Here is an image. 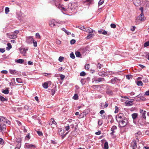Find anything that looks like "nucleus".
Listing matches in <instances>:
<instances>
[{"mask_svg": "<svg viewBox=\"0 0 149 149\" xmlns=\"http://www.w3.org/2000/svg\"><path fill=\"white\" fill-rule=\"evenodd\" d=\"M5 51V50L4 48H1L0 49V51L1 53H3Z\"/></svg>", "mask_w": 149, "mask_h": 149, "instance_id": "obj_62", "label": "nucleus"}, {"mask_svg": "<svg viewBox=\"0 0 149 149\" xmlns=\"http://www.w3.org/2000/svg\"><path fill=\"white\" fill-rule=\"evenodd\" d=\"M65 128L66 130V131L68 130H69V129H70L69 125L68 124L67 126H65Z\"/></svg>", "mask_w": 149, "mask_h": 149, "instance_id": "obj_56", "label": "nucleus"}, {"mask_svg": "<svg viewBox=\"0 0 149 149\" xmlns=\"http://www.w3.org/2000/svg\"><path fill=\"white\" fill-rule=\"evenodd\" d=\"M21 139H20L19 141V142H18L17 143V144L16 146V147L15 149H19L20 148L21 145Z\"/></svg>", "mask_w": 149, "mask_h": 149, "instance_id": "obj_20", "label": "nucleus"}, {"mask_svg": "<svg viewBox=\"0 0 149 149\" xmlns=\"http://www.w3.org/2000/svg\"><path fill=\"white\" fill-rule=\"evenodd\" d=\"M126 78L128 79H130L132 78V76L130 75H126Z\"/></svg>", "mask_w": 149, "mask_h": 149, "instance_id": "obj_54", "label": "nucleus"}, {"mask_svg": "<svg viewBox=\"0 0 149 149\" xmlns=\"http://www.w3.org/2000/svg\"><path fill=\"white\" fill-rule=\"evenodd\" d=\"M136 84L139 86H142L143 84V83L141 81H138L136 82Z\"/></svg>", "mask_w": 149, "mask_h": 149, "instance_id": "obj_28", "label": "nucleus"}, {"mask_svg": "<svg viewBox=\"0 0 149 149\" xmlns=\"http://www.w3.org/2000/svg\"><path fill=\"white\" fill-rule=\"evenodd\" d=\"M86 2H89V4H91L92 3L93 0H86Z\"/></svg>", "mask_w": 149, "mask_h": 149, "instance_id": "obj_60", "label": "nucleus"}, {"mask_svg": "<svg viewBox=\"0 0 149 149\" xmlns=\"http://www.w3.org/2000/svg\"><path fill=\"white\" fill-rule=\"evenodd\" d=\"M132 1L133 3L136 6H139L141 4L140 0H132Z\"/></svg>", "mask_w": 149, "mask_h": 149, "instance_id": "obj_14", "label": "nucleus"}, {"mask_svg": "<svg viewBox=\"0 0 149 149\" xmlns=\"http://www.w3.org/2000/svg\"><path fill=\"white\" fill-rule=\"evenodd\" d=\"M64 59V57L62 56H60L58 58V60L60 62L63 61Z\"/></svg>", "mask_w": 149, "mask_h": 149, "instance_id": "obj_41", "label": "nucleus"}, {"mask_svg": "<svg viewBox=\"0 0 149 149\" xmlns=\"http://www.w3.org/2000/svg\"><path fill=\"white\" fill-rule=\"evenodd\" d=\"M86 74V73L84 71H82L80 73V76H84Z\"/></svg>", "mask_w": 149, "mask_h": 149, "instance_id": "obj_49", "label": "nucleus"}, {"mask_svg": "<svg viewBox=\"0 0 149 149\" xmlns=\"http://www.w3.org/2000/svg\"><path fill=\"white\" fill-rule=\"evenodd\" d=\"M5 13L6 14H8V13L9 12V8L8 7H6L5 8Z\"/></svg>", "mask_w": 149, "mask_h": 149, "instance_id": "obj_40", "label": "nucleus"}, {"mask_svg": "<svg viewBox=\"0 0 149 149\" xmlns=\"http://www.w3.org/2000/svg\"><path fill=\"white\" fill-rule=\"evenodd\" d=\"M36 38H37L40 39V36L39 34L37 33H36Z\"/></svg>", "mask_w": 149, "mask_h": 149, "instance_id": "obj_44", "label": "nucleus"}, {"mask_svg": "<svg viewBox=\"0 0 149 149\" xmlns=\"http://www.w3.org/2000/svg\"><path fill=\"white\" fill-rule=\"evenodd\" d=\"M146 111H144L142 113V117L143 118H144L145 119H146V116H145V114H146Z\"/></svg>", "mask_w": 149, "mask_h": 149, "instance_id": "obj_36", "label": "nucleus"}, {"mask_svg": "<svg viewBox=\"0 0 149 149\" xmlns=\"http://www.w3.org/2000/svg\"><path fill=\"white\" fill-rule=\"evenodd\" d=\"M104 149H108L109 148L108 144L107 142H105L104 144Z\"/></svg>", "mask_w": 149, "mask_h": 149, "instance_id": "obj_29", "label": "nucleus"}, {"mask_svg": "<svg viewBox=\"0 0 149 149\" xmlns=\"http://www.w3.org/2000/svg\"><path fill=\"white\" fill-rule=\"evenodd\" d=\"M9 88H6V89L3 90L2 91V92L5 94H7L9 93Z\"/></svg>", "mask_w": 149, "mask_h": 149, "instance_id": "obj_23", "label": "nucleus"}, {"mask_svg": "<svg viewBox=\"0 0 149 149\" xmlns=\"http://www.w3.org/2000/svg\"><path fill=\"white\" fill-rule=\"evenodd\" d=\"M85 68L86 69H89L90 68V65L89 64H86L85 67Z\"/></svg>", "mask_w": 149, "mask_h": 149, "instance_id": "obj_59", "label": "nucleus"}, {"mask_svg": "<svg viewBox=\"0 0 149 149\" xmlns=\"http://www.w3.org/2000/svg\"><path fill=\"white\" fill-rule=\"evenodd\" d=\"M95 35L93 33H89V34H88L86 37V39H88L91 38H93Z\"/></svg>", "mask_w": 149, "mask_h": 149, "instance_id": "obj_21", "label": "nucleus"}, {"mask_svg": "<svg viewBox=\"0 0 149 149\" xmlns=\"http://www.w3.org/2000/svg\"><path fill=\"white\" fill-rule=\"evenodd\" d=\"M120 81V80L118 78L115 77L112 78L111 80V82L112 84H115L116 83H118Z\"/></svg>", "mask_w": 149, "mask_h": 149, "instance_id": "obj_11", "label": "nucleus"}, {"mask_svg": "<svg viewBox=\"0 0 149 149\" xmlns=\"http://www.w3.org/2000/svg\"><path fill=\"white\" fill-rule=\"evenodd\" d=\"M4 141L3 139L0 138V144H3V143Z\"/></svg>", "mask_w": 149, "mask_h": 149, "instance_id": "obj_64", "label": "nucleus"}, {"mask_svg": "<svg viewBox=\"0 0 149 149\" xmlns=\"http://www.w3.org/2000/svg\"><path fill=\"white\" fill-rule=\"evenodd\" d=\"M103 65L101 64H100V63H98V64L97 65V68H99V69H100L101 68V67L103 66Z\"/></svg>", "mask_w": 149, "mask_h": 149, "instance_id": "obj_42", "label": "nucleus"}, {"mask_svg": "<svg viewBox=\"0 0 149 149\" xmlns=\"http://www.w3.org/2000/svg\"><path fill=\"white\" fill-rule=\"evenodd\" d=\"M78 95L77 94H75L73 96V99L75 100L78 99Z\"/></svg>", "mask_w": 149, "mask_h": 149, "instance_id": "obj_51", "label": "nucleus"}, {"mask_svg": "<svg viewBox=\"0 0 149 149\" xmlns=\"http://www.w3.org/2000/svg\"><path fill=\"white\" fill-rule=\"evenodd\" d=\"M111 27L113 28H115L116 27V25L112 23L110 25Z\"/></svg>", "mask_w": 149, "mask_h": 149, "instance_id": "obj_48", "label": "nucleus"}, {"mask_svg": "<svg viewBox=\"0 0 149 149\" xmlns=\"http://www.w3.org/2000/svg\"><path fill=\"white\" fill-rule=\"evenodd\" d=\"M103 123V121L102 120H99L98 122V124L99 125H101Z\"/></svg>", "mask_w": 149, "mask_h": 149, "instance_id": "obj_53", "label": "nucleus"}, {"mask_svg": "<svg viewBox=\"0 0 149 149\" xmlns=\"http://www.w3.org/2000/svg\"><path fill=\"white\" fill-rule=\"evenodd\" d=\"M68 133V132H67L65 134H64V130H62L61 128H60L58 129L59 135L62 136V139H63Z\"/></svg>", "mask_w": 149, "mask_h": 149, "instance_id": "obj_5", "label": "nucleus"}, {"mask_svg": "<svg viewBox=\"0 0 149 149\" xmlns=\"http://www.w3.org/2000/svg\"><path fill=\"white\" fill-rule=\"evenodd\" d=\"M61 30L65 31V32L68 35H70L71 34V33L70 32H69L68 31H67L66 29H65V28H62V29H61Z\"/></svg>", "mask_w": 149, "mask_h": 149, "instance_id": "obj_27", "label": "nucleus"}, {"mask_svg": "<svg viewBox=\"0 0 149 149\" xmlns=\"http://www.w3.org/2000/svg\"><path fill=\"white\" fill-rule=\"evenodd\" d=\"M60 77L61 79L62 80H63L64 79L65 77V76L63 74H61L60 75Z\"/></svg>", "mask_w": 149, "mask_h": 149, "instance_id": "obj_57", "label": "nucleus"}, {"mask_svg": "<svg viewBox=\"0 0 149 149\" xmlns=\"http://www.w3.org/2000/svg\"><path fill=\"white\" fill-rule=\"evenodd\" d=\"M9 71L10 73L13 74H15L17 73V72L15 70H10Z\"/></svg>", "mask_w": 149, "mask_h": 149, "instance_id": "obj_32", "label": "nucleus"}, {"mask_svg": "<svg viewBox=\"0 0 149 149\" xmlns=\"http://www.w3.org/2000/svg\"><path fill=\"white\" fill-rule=\"evenodd\" d=\"M33 40L32 36H29L26 37V42L27 44H31Z\"/></svg>", "mask_w": 149, "mask_h": 149, "instance_id": "obj_8", "label": "nucleus"}, {"mask_svg": "<svg viewBox=\"0 0 149 149\" xmlns=\"http://www.w3.org/2000/svg\"><path fill=\"white\" fill-rule=\"evenodd\" d=\"M141 133L140 132H139L136 133H135V136L136 137H138L139 136L141 135Z\"/></svg>", "mask_w": 149, "mask_h": 149, "instance_id": "obj_55", "label": "nucleus"}, {"mask_svg": "<svg viewBox=\"0 0 149 149\" xmlns=\"http://www.w3.org/2000/svg\"><path fill=\"white\" fill-rule=\"evenodd\" d=\"M86 31V32H88L89 33H91L93 32V30L90 28H88V30H87Z\"/></svg>", "mask_w": 149, "mask_h": 149, "instance_id": "obj_37", "label": "nucleus"}, {"mask_svg": "<svg viewBox=\"0 0 149 149\" xmlns=\"http://www.w3.org/2000/svg\"><path fill=\"white\" fill-rule=\"evenodd\" d=\"M133 101H126L125 102V104L127 106H130L132 105V102Z\"/></svg>", "mask_w": 149, "mask_h": 149, "instance_id": "obj_22", "label": "nucleus"}, {"mask_svg": "<svg viewBox=\"0 0 149 149\" xmlns=\"http://www.w3.org/2000/svg\"><path fill=\"white\" fill-rule=\"evenodd\" d=\"M8 73V71L6 70H2L1 71V73L3 74H6Z\"/></svg>", "mask_w": 149, "mask_h": 149, "instance_id": "obj_63", "label": "nucleus"}, {"mask_svg": "<svg viewBox=\"0 0 149 149\" xmlns=\"http://www.w3.org/2000/svg\"><path fill=\"white\" fill-rule=\"evenodd\" d=\"M58 23L57 22H55L54 20H52L50 21L49 22V25L51 27H54V26L56 25V24H57Z\"/></svg>", "mask_w": 149, "mask_h": 149, "instance_id": "obj_15", "label": "nucleus"}, {"mask_svg": "<svg viewBox=\"0 0 149 149\" xmlns=\"http://www.w3.org/2000/svg\"><path fill=\"white\" fill-rule=\"evenodd\" d=\"M144 46L145 47L149 46V41H147L144 43Z\"/></svg>", "mask_w": 149, "mask_h": 149, "instance_id": "obj_43", "label": "nucleus"}, {"mask_svg": "<svg viewBox=\"0 0 149 149\" xmlns=\"http://www.w3.org/2000/svg\"><path fill=\"white\" fill-rule=\"evenodd\" d=\"M70 56L72 59H74L75 58V56L73 52H71L70 54Z\"/></svg>", "mask_w": 149, "mask_h": 149, "instance_id": "obj_35", "label": "nucleus"}, {"mask_svg": "<svg viewBox=\"0 0 149 149\" xmlns=\"http://www.w3.org/2000/svg\"><path fill=\"white\" fill-rule=\"evenodd\" d=\"M33 46L34 47H36L37 46V42L36 41H34V40H33Z\"/></svg>", "mask_w": 149, "mask_h": 149, "instance_id": "obj_61", "label": "nucleus"}, {"mask_svg": "<svg viewBox=\"0 0 149 149\" xmlns=\"http://www.w3.org/2000/svg\"><path fill=\"white\" fill-rule=\"evenodd\" d=\"M138 116V114L136 113H134L132 114V116L134 120Z\"/></svg>", "mask_w": 149, "mask_h": 149, "instance_id": "obj_24", "label": "nucleus"}, {"mask_svg": "<svg viewBox=\"0 0 149 149\" xmlns=\"http://www.w3.org/2000/svg\"><path fill=\"white\" fill-rule=\"evenodd\" d=\"M56 86H55L53 89L51 90V93L52 95H54L55 93V91L56 90Z\"/></svg>", "mask_w": 149, "mask_h": 149, "instance_id": "obj_25", "label": "nucleus"}, {"mask_svg": "<svg viewBox=\"0 0 149 149\" xmlns=\"http://www.w3.org/2000/svg\"><path fill=\"white\" fill-rule=\"evenodd\" d=\"M115 110L114 111V113H117L118 112V107L117 106H116L115 107Z\"/></svg>", "mask_w": 149, "mask_h": 149, "instance_id": "obj_47", "label": "nucleus"}, {"mask_svg": "<svg viewBox=\"0 0 149 149\" xmlns=\"http://www.w3.org/2000/svg\"><path fill=\"white\" fill-rule=\"evenodd\" d=\"M124 116L122 113L119 114L116 116V119L117 121L118 122L124 119Z\"/></svg>", "mask_w": 149, "mask_h": 149, "instance_id": "obj_6", "label": "nucleus"}, {"mask_svg": "<svg viewBox=\"0 0 149 149\" xmlns=\"http://www.w3.org/2000/svg\"><path fill=\"white\" fill-rule=\"evenodd\" d=\"M98 32L100 34H102L105 35H106L107 34V31L103 30H98Z\"/></svg>", "mask_w": 149, "mask_h": 149, "instance_id": "obj_19", "label": "nucleus"}, {"mask_svg": "<svg viewBox=\"0 0 149 149\" xmlns=\"http://www.w3.org/2000/svg\"><path fill=\"white\" fill-rule=\"evenodd\" d=\"M29 133L27 134L25 136V139L27 140H29L30 139V136L29 135Z\"/></svg>", "mask_w": 149, "mask_h": 149, "instance_id": "obj_39", "label": "nucleus"}, {"mask_svg": "<svg viewBox=\"0 0 149 149\" xmlns=\"http://www.w3.org/2000/svg\"><path fill=\"white\" fill-rule=\"evenodd\" d=\"M55 5L57 7L61 10H62L64 11H66L68 10V9H67V8H65L63 7V5H61L60 3H56L55 2Z\"/></svg>", "mask_w": 149, "mask_h": 149, "instance_id": "obj_7", "label": "nucleus"}, {"mask_svg": "<svg viewBox=\"0 0 149 149\" xmlns=\"http://www.w3.org/2000/svg\"><path fill=\"white\" fill-rule=\"evenodd\" d=\"M10 36L11 37L10 38L12 39L16 38L17 37V36L14 34L11 35Z\"/></svg>", "mask_w": 149, "mask_h": 149, "instance_id": "obj_38", "label": "nucleus"}, {"mask_svg": "<svg viewBox=\"0 0 149 149\" xmlns=\"http://www.w3.org/2000/svg\"><path fill=\"white\" fill-rule=\"evenodd\" d=\"M112 88L111 86L108 85H107L106 88V93L109 95H112L113 94V92L112 91Z\"/></svg>", "mask_w": 149, "mask_h": 149, "instance_id": "obj_2", "label": "nucleus"}, {"mask_svg": "<svg viewBox=\"0 0 149 149\" xmlns=\"http://www.w3.org/2000/svg\"><path fill=\"white\" fill-rule=\"evenodd\" d=\"M16 80L19 83H21L22 82V79L20 78H17Z\"/></svg>", "mask_w": 149, "mask_h": 149, "instance_id": "obj_52", "label": "nucleus"}, {"mask_svg": "<svg viewBox=\"0 0 149 149\" xmlns=\"http://www.w3.org/2000/svg\"><path fill=\"white\" fill-rule=\"evenodd\" d=\"M75 40L74 39H72L70 41V42L71 44H73L75 42Z\"/></svg>", "mask_w": 149, "mask_h": 149, "instance_id": "obj_58", "label": "nucleus"}, {"mask_svg": "<svg viewBox=\"0 0 149 149\" xmlns=\"http://www.w3.org/2000/svg\"><path fill=\"white\" fill-rule=\"evenodd\" d=\"M24 61V60L21 59L17 60L16 61L17 63L20 64L22 63H23Z\"/></svg>", "mask_w": 149, "mask_h": 149, "instance_id": "obj_26", "label": "nucleus"}, {"mask_svg": "<svg viewBox=\"0 0 149 149\" xmlns=\"http://www.w3.org/2000/svg\"><path fill=\"white\" fill-rule=\"evenodd\" d=\"M0 100L2 102H4L5 101H7V99L1 96V95H0Z\"/></svg>", "mask_w": 149, "mask_h": 149, "instance_id": "obj_30", "label": "nucleus"}, {"mask_svg": "<svg viewBox=\"0 0 149 149\" xmlns=\"http://www.w3.org/2000/svg\"><path fill=\"white\" fill-rule=\"evenodd\" d=\"M131 147L133 149H135L137 148V145L135 140H133L131 143Z\"/></svg>", "mask_w": 149, "mask_h": 149, "instance_id": "obj_10", "label": "nucleus"}, {"mask_svg": "<svg viewBox=\"0 0 149 149\" xmlns=\"http://www.w3.org/2000/svg\"><path fill=\"white\" fill-rule=\"evenodd\" d=\"M42 86L45 89L47 88L48 87V85L47 83V82L44 83L42 84Z\"/></svg>", "mask_w": 149, "mask_h": 149, "instance_id": "obj_31", "label": "nucleus"}, {"mask_svg": "<svg viewBox=\"0 0 149 149\" xmlns=\"http://www.w3.org/2000/svg\"><path fill=\"white\" fill-rule=\"evenodd\" d=\"M75 54L77 57H80L81 56L80 52L78 51L76 52Z\"/></svg>", "mask_w": 149, "mask_h": 149, "instance_id": "obj_33", "label": "nucleus"}, {"mask_svg": "<svg viewBox=\"0 0 149 149\" xmlns=\"http://www.w3.org/2000/svg\"><path fill=\"white\" fill-rule=\"evenodd\" d=\"M0 122L8 124H10V122L6 119V118L3 116H0Z\"/></svg>", "mask_w": 149, "mask_h": 149, "instance_id": "obj_4", "label": "nucleus"}, {"mask_svg": "<svg viewBox=\"0 0 149 149\" xmlns=\"http://www.w3.org/2000/svg\"><path fill=\"white\" fill-rule=\"evenodd\" d=\"M7 45L8 46V47L6 48V49L7 50H9L12 48V46L10 43H8Z\"/></svg>", "mask_w": 149, "mask_h": 149, "instance_id": "obj_34", "label": "nucleus"}, {"mask_svg": "<svg viewBox=\"0 0 149 149\" xmlns=\"http://www.w3.org/2000/svg\"><path fill=\"white\" fill-rule=\"evenodd\" d=\"M118 123L120 127H124L127 125L128 121L126 119L124 118L123 120H122Z\"/></svg>", "mask_w": 149, "mask_h": 149, "instance_id": "obj_3", "label": "nucleus"}, {"mask_svg": "<svg viewBox=\"0 0 149 149\" xmlns=\"http://www.w3.org/2000/svg\"><path fill=\"white\" fill-rule=\"evenodd\" d=\"M6 125L0 123V132L3 133V132H5L6 130Z\"/></svg>", "mask_w": 149, "mask_h": 149, "instance_id": "obj_9", "label": "nucleus"}, {"mask_svg": "<svg viewBox=\"0 0 149 149\" xmlns=\"http://www.w3.org/2000/svg\"><path fill=\"white\" fill-rule=\"evenodd\" d=\"M37 133L39 136H42L43 135L42 132L41 131H38Z\"/></svg>", "mask_w": 149, "mask_h": 149, "instance_id": "obj_50", "label": "nucleus"}, {"mask_svg": "<svg viewBox=\"0 0 149 149\" xmlns=\"http://www.w3.org/2000/svg\"><path fill=\"white\" fill-rule=\"evenodd\" d=\"M51 122H52V123L51 125L52 124L55 125H56V123L54 121V119L53 118H51Z\"/></svg>", "mask_w": 149, "mask_h": 149, "instance_id": "obj_45", "label": "nucleus"}, {"mask_svg": "<svg viewBox=\"0 0 149 149\" xmlns=\"http://www.w3.org/2000/svg\"><path fill=\"white\" fill-rule=\"evenodd\" d=\"M26 148H36V146L32 144H27L26 145Z\"/></svg>", "mask_w": 149, "mask_h": 149, "instance_id": "obj_18", "label": "nucleus"}, {"mask_svg": "<svg viewBox=\"0 0 149 149\" xmlns=\"http://www.w3.org/2000/svg\"><path fill=\"white\" fill-rule=\"evenodd\" d=\"M77 6V3L76 2L73 3H69L68 5V10H71L72 11L76 8Z\"/></svg>", "mask_w": 149, "mask_h": 149, "instance_id": "obj_1", "label": "nucleus"}, {"mask_svg": "<svg viewBox=\"0 0 149 149\" xmlns=\"http://www.w3.org/2000/svg\"><path fill=\"white\" fill-rule=\"evenodd\" d=\"M117 129V127L116 126L114 125L112 126L111 129V130L112 132L110 133V134L111 136H113L114 134V133L115 132V130H116Z\"/></svg>", "mask_w": 149, "mask_h": 149, "instance_id": "obj_13", "label": "nucleus"}, {"mask_svg": "<svg viewBox=\"0 0 149 149\" xmlns=\"http://www.w3.org/2000/svg\"><path fill=\"white\" fill-rule=\"evenodd\" d=\"M96 83L102 81H105L104 78L103 77H99L95 80Z\"/></svg>", "mask_w": 149, "mask_h": 149, "instance_id": "obj_16", "label": "nucleus"}, {"mask_svg": "<svg viewBox=\"0 0 149 149\" xmlns=\"http://www.w3.org/2000/svg\"><path fill=\"white\" fill-rule=\"evenodd\" d=\"M145 19L144 16V14L143 13H141L140 15L137 17L136 19L140 20L141 21H143Z\"/></svg>", "mask_w": 149, "mask_h": 149, "instance_id": "obj_12", "label": "nucleus"}, {"mask_svg": "<svg viewBox=\"0 0 149 149\" xmlns=\"http://www.w3.org/2000/svg\"><path fill=\"white\" fill-rule=\"evenodd\" d=\"M104 0H100L98 2V4L99 5H102L104 2Z\"/></svg>", "mask_w": 149, "mask_h": 149, "instance_id": "obj_46", "label": "nucleus"}, {"mask_svg": "<svg viewBox=\"0 0 149 149\" xmlns=\"http://www.w3.org/2000/svg\"><path fill=\"white\" fill-rule=\"evenodd\" d=\"M98 74L99 76L102 77H106L108 75L104 71L100 72H98Z\"/></svg>", "mask_w": 149, "mask_h": 149, "instance_id": "obj_17", "label": "nucleus"}]
</instances>
